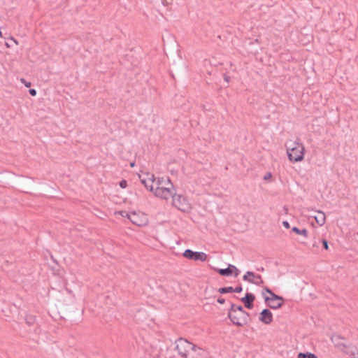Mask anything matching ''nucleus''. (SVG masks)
<instances>
[{
	"instance_id": "f257e3e1",
	"label": "nucleus",
	"mask_w": 358,
	"mask_h": 358,
	"mask_svg": "<svg viewBox=\"0 0 358 358\" xmlns=\"http://www.w3.org/2000/svg\"><path fill=\"white\" fill-rule=\"evenodd\" d=\"M288 159L292 162H301L304 158L305 148L298 141H287L285 143Z\"/></svg>"
},
{
	"instance_id": "f03ea898",
	"label": "nucleus",
	"mask_w": 358,
	"mask_h": 358,
	"mask_svg": "<svg viewBox=\"0 0 358 358\" xmlns=\"http://www.w3.org/2000/svg\"><path fill=\"white\" fill-rule=\"evenodd\" d=\"M176 350L181 358H188V354L194 345V344L182 338L176 340Z\"/></svg>"
},
{
	"instance_id": "7ed1b4c3",
	"label": "nucleus",
	"mask_w": 358,
	"mask_h": 358,
	"mask_svg": "<svg viewBox=\"0 0 358 358\" xmlns=\"http://www.w3.org/2000/svg\"><path fill=\"white\" fill-rule=\"evenodd\" d=\"M173 199L172 204L179 210L182 212H189L191 210V204L188 200L181 194H176V192L171 196Z\"/></svg>"
},
{
	"instance_id": "20e7f679",
	"label": "nucleus",
	"mask_w": 358,
	"mask_h": 358,
	"mask_svg": "<svg viewBox=\"0 0 358 358\" xmlns=\"http://www.w3.org/2000/svg\"><path fill=\"white\" fill-rule=\"evenodd\" d=\"M228 317L231 322L237 327H243L250 320L249 313H241L240 312H228Z\"/></svg>"
},
{
	"instance_id": "39448f33",
	"label": "nucleus",
	"mask_w": 358,
	"mask_h": 358,
	"mask_svg": "<svg viewBox=\"0 0 358 358\" xmlns=\"http://www.w3.org/2000/svg\"><path fill=\"white\" fill-rule=\"evenodd\" d=\"M175 192L176 190L173 185L171 187H156L153 191L155 196L163 199H168L171 197Z\"/></svg>"
},
{
	"instance_id": "423d86ee",
	"label": "nucleus",
	"mask_w": 358,
	"mask_h": 358,
	"mask_svg": "<svg viewBox=\"0 0 358 358\" xmlns=\"http://www.w3.org/2000/svg\"><path fill=\"white\" fill-rule=\"evenodd\" d=\"M183 256L191 260L205 262L207 259V255L203 252H194L190 249H187L183 252Z\"/></svg>"
},
{
	"instance_id": "0eeeda50",
	"label": "nucleus",
	"mask_w": 358,
	"mask_h": 358,
	"mask_svg": "<svg viewBox=\"0 0 358 358\" xmlns=\"http://www.w3.org/2000/svg\"><path fill=\"white\" fill-rule=\"evenodd\" d=\"M188 358H210V357L208 352L194 345L188 354Z\"/></svg>"
},
{
	"instance_id": "6e6552de",
	"label": "nucleus",
	"mask_w": 358,
	"mask_h": 358,
	"mask_svg": "<svg viewBox=\"0 0 358 358\" xmlns=\"http://www.w3.org/2000/svg\"><path fill=\"white\" fill-rule=\"evenodd\" d=\"M141 183L150 192L154 191L153 183L155 182V177L153 174L146 173V177L139 176Z\"/></svg>"
},
{
	"instance_id": "1a4fd4ad",
	"label": "nucleus",
	"mask_w": 358,
	"mask_h": 358,
	"mask_svg": "<svg viewBox=\"0 0 358 358\" xmlns=\"http://www.w3.org/2000/svg\"><path fill=\"white\" fill-rule=\"evenodd\" d=\"M344 340L343 337L337 334H334L331 337V341L335 347L342 351L345 350L348 347L347 344L344 343Z\"/></svg>"
},
{
	"instance_id": "9d476101",
	"label": "nucleus",
	"mask_w": 358,
	"mask_h": 358,
	"mask_svg": "<svg viewBox=\"0 0 358 358\" xmlns=\"http://www.w3.org/2000/svg\"><path fill=\"white\" fill-rule=\"evenodd\" d=\"M259 320L265 324H269L273 321V314L268 309H264L259 314Z\"/></svg>"
},
{
	"instance_id": "9b49d317",
	"label": "nucleus",
	"mask_w": 358,
	"mask_h": 358,
	"mask_svg": "<svg viewBox=\"0 0 358 358\" xmlns=\"http://www.w3.org/2000/svg\"><path fill=\"white\" fill-rule=\"evenodd\" d=\"M255 296L252 293H246L245 296L241 298V301L244 303L245 306L248 309H252L254 306L253 302Z\"/></svg>"
},
{
	"instance_id": "f8f14e48",
	"label": "nucleus",
	"mask_w": 358,
	"mask_h": 358,
	"mask_svg": "<svg viewBox=\"0 0 358 358\" xmlns=\"http://www.w3.org/2000/svg\"><path fill=\"white\" fill-rule=\"evenodd\" d=\"M314 212L316 214L311 215V217L315 220L316 222L320 226H323L325 224V221H326V215H325L324 213H323L322 211H320V210H315Z\"/></svg>"
},
{
	"instance_id": "ddd939ff",
	"label": "nucleus",
	"mask_w": 358,
	"mask_h": 358,
	"mask_svg": "<svg viewBox=\"0 0 358 358\" xmlns=\"http://www.w3.org/2000/svg\"><path fill=\"white\" fill-rule=\"evenodd\" d=\"M156 187H171L173 185L169 177L158 178L155 180Z\"/></svg>"
},
{
	"instance_id": "4468645a",
	"label": "nucleus",
	"mask_w": 358,
	"mask_h": 358,
	"mask_svg": "<svg viewBox=\"0 0 358 358\" xmlns=\"http://www.w3.org/2000/svg\"><path fill=\"white\" fill-rule=\"evenodd\" d=\"M233 270H237V268L232 264H229L227 268H219L217 271L220 275L229 276L233 273Z\"/></svg>"
},
{
	"instance_id": "2eb2a0df",
	"label": "nucleus",
	"mask_w": 358,
	"mask_h": 358,
	"mask_svg": "<svg viewBox=\"0 0 358 358\" xmlns=\"http://www.w3.org/2000/svg\"><path fill=\"white\" fill-rule=\"evenodd\" d=\"M127 215L128 218L129 219V220L134 224H136L137 226H141L143 224V222L142 221L139 220L138 215L135 212H133L130 214L127 213Z\"/></svg>"
},
{
	"instance_id": "dca6fc26",
	"label": "nucleus",
	"mask_w": 358,
	"mask_h": 358,
	"mask_svg": "<svg viewBox=\"0 0 358 358\" xmlns=\"http://www.w3.org/2000/svg\"><path fill=\"white\" fill-rule=\"evenodd\" d=\"M255 278L256 279H259V281H255L252 278H250L248 275H247V273H245V274L243 276V280H245V281H247V282H249L250 283H252V284H255V285H257L258 286L264 284V281L262 278V276L261 275H257V276H255Z\"/></svg>"
},
{
	"instance_id": "f3484780",
	"label": "nucleus",
	"mask_w": 358,
	"mask_h": 358,
	"mask_svg": "<svg viewBox=\"0 0 358 358\" xmlns=\"http://www.w3.org/2000/svg\"><path fill=\"white\" fill-rule=\"evenodd\" d=\"M283 301H275L266 302L267 306L272 309H278L282 306Z\"/></svg>"
},
{
	"instance_id": "a211bd4d",
	"label": "nucleus",
	"mask_w": 358,
	"mask_h": 358,
	"mask_svg": "<svg viewBox=\"0 0 358 358\" xmlns=\"http://www.w3.org/2000/svg\"><path fill=\"white\" fill-rule=\"evenodd\" d=\"M270 296H265V298H264L265 302L272 301L273 300H275V301H283V299H282V296L276 295L273 292L270 294Z\"/></svg>"
},
{
	"instance_id": "6ab92c4d",
	"label": "nucleus",
	"mask_w": 358,
	"mask_h": 358,
	"mask_svg": "<svg viewBox=\"0 0 358 358\" xmlns=\"http://www.w3.org/2000/svg\"><path fill=\"white\" fill-rule=\"evenodd\" d=\"M229 311L236 312V313L240 312L241 313H248L243 309V308L241 306H236L234 303L231 304V307H230Z\"/></svg>"
},
{
	"instance_id": "aec40b11",
	"label": "nucleus",
	"mask_w": 358,
	"mask_h": 358,
	"mask_svg": "<svg viewBox=\"0 0 358 358\" xmlns=\"http://www.w3.org/2000/svg\"><path fill=\"white\" fill-rule=\"evenodd\" d=\"M292 231L299 235L303 236L304 237L308 236V230L306 229H300L296 227H292Z\"/></svg>"
},
{
	"instance_id": "412c9836",
	"label": "nucleus",
	"mask_w": 358,
	"mask_h": 358,
	"mask_svg": "<svg viewBox=\"0 0 358 358\" xmlns=\"http://www.w3.org/2000/svg\"><path fill=\"white\" fill-rule=\"evenodd\" d=\"M217 292L220 294H227L234 292V288L232 287H224L219 288Z\"/></svg>"
},
{
	"instance_id": "4be33fe9",
	"label": "nucleus",
	"mask_w": 358,
	"mask_h": 358,
	"mask_svg": "<svg viewBox=\"0 0 358 358\" xmlns=\"http://www.w3.org/2000/svg\"><path fill=\"white\" fill-rule=\"evenodd\" d=\"M35 317L31 315L27 316L26 317V322L29 325L33 324L35 322Z\"/></svg>"
},
{
	"instance_id": "5701e85b",
	"label": "nucleus",
	"mask_w": 358,
	"mask_h": 358,
	"mask_svg": "<svg viewBox=\"0 0 358 358\" xmlns=\"http://www.w3.org/2000/svg\"><path fill=\"white\" fill-rule=\"evenodd\" d=\"M322 243L324 248L327 250H329L328 241L326 239H322Z\"/></svg>"
},
{
	"instance_id": "b1692460",
	"label": "nucleus",
	"mask_w": 358,
	"mask_h": 358,
	"mask_svg": "<svg viewBox=\"0 0 358 358\" xmlns=\"http://www.w3.org/2000/svg\"><path fill=\"white\" fill-rule=\"evenodd\" d=\"M127 185V182L125 180H122L120 181V186L122 187V188H125Z\"/></svg>"
},
{
	"instance_id": "393cba45",
	"label": "nucleus",
	"mask_w": 358,
	"mask_h": 358,
	"mask_svg": "<svg viewBox=\"0 0 358 358\" xmlns=\"http://www.w3.org/2000/svg\"><path fill=\"white\" fill-rule=\"evenodd\" d=\"M243 290L242 286H238L236 288H234V292L240 293Z\"/></svg>"
},
{
	"instance_id": "a878e982",
	"label": "nucleus",
	"mask_w": 358,
	"mask_h": 358,
	"mask_svg": "<svg viewBox=\"0 0 358 358\" xmlns=\"http://www.w3.org/2000/svg\"><path fill=\"white\" fill-rule=\"evenodd\" d=\"M246 273H247V275H248L249 277H252L253 278H255V276L258 275L252 271H247Z\"/></svg>"
},
{
	"instance_id": "bb28decb",
	"label": "nucleus",
	"mask_w": 358,
	"mask_h": 358,
	"mask_svg": "<svg viewBox=\"0 0 358 358\" xmlns=\"http://www.w3.org/2000/svg\"><path fill=\"white\" fill-rule=\"evenodd\" d=\"M217 301L220 304H224L225 303V299L221 296H219L217 299Z\"/></svg>"
},
{
	"instance_id": "cd10ccee",
	"label": "nucleus",
	"mask_w": 358,
	"mask_h": 358,
	"mask_svg": "<svg viewBox=\"0 0 358 358\" xmlns=\"http://www.w3.org/2000/svg\"><path fill=\"white\" fill-rule=\"evenodd\" d=\"M307 355H308V352L307 353L300 352L298 355V358H307Z\"/></svg>"
},
{
	"instance_id": "c85d7f7f",
	"label": "nucleus",
	"mask_w": 358,
	"mask_h": 358,
	"mask_svg": "<svg viewBox=\"0 0 358 358\" xmlns=\"http://www.w3.org/2000/svg\"><path fill=\"white\" fill-rule=\"evenodd\" d=\"M21 82H22V83H24V85H25V86H26V87H30V86H31V83H29V82H27L24 78H22V79H21Z\"/></svg>"
},
{
	"instance_id": "c756f323",
	"label": "nucleus",
	"mask_w": 358,
	"mask_h": 358,
	"mask_svg": "<svg viewBox=\"0 0 358 358\" xmlns=\"http://www.w3.org/2000/svg\"><path fill=\"white\" fill-rule=\"evenodd\" d=\"M29 94L31 95V96H36V90L35 89H30L29 90Z\"/></svg>"
},
{
	"instance_id": "7c9ffc66",
	"label": "nucleus",
	"mask_w": 358,
	"mask_h": 358,
	"mask_svg": "<svg viewBox=\"0 0 358 358\" xmlns=\"http://www.w3.org/2000/svg\"><path fill=\"white\" fill-rule=\"evenodd\" d=\"M282 225L285 227V228L286 229H289L290 227V225H289V223L287 222V221H283L282 222Z\"/></svg>"
},
{
	"instance_id": "2f4dec72",
	"label": "nucleus",
	"mask_w": 358,
	"mask_h": 358,
	"mask_svg": "<svg viewBox=\"0 0 358 358\" xmlns=\"http://www.w3.org/2000/svg\"><path fill=\"white\" fill-rule=\"evenodd\" d=\"M307 358H317V357L313 353L308 352Z\"/></svg>"
},
{
	"instance_id": "473e14b6",
	"label": "nucleus",
	"mask_w": 358,
	"mask_h": 358,
	"mask_svg": "<svg viewBox=\"0 0 358 358\" xmlns=\"http://www.w3.org/2000/svg\"><path fill=\"white\" fill-rule=\"evenodd\" d=\"M271 176H272V175H271V173H267L264 176V180H268V179L271 178Z\"/></svg>"
},
{
	"instance_id": "72a5a7b5",
	"label": "nucleus",
	"mask_w": 358,
	"mask_h": 358,
	"mask_svg": "<svg viewBox=\"0 0 358 358\" xmlns=\"http://www.w3.org/2000/svg\"><path fill=\"white\" fill-rule=\"evenodd\" d=\"M233 272H234V276L237 277L239 275L240 271L237 268V270H233Z\"/></svg>"
},
{
	"instance_id": "f704fd0d",
	"label": "nucleus",
	"mask_w": 358,
	"mask_h": 358,
	"mask_svg": "<svg viewBox=\"0 0 358 358\" xmlns=\"http://www.w3.org/2000/svg\"><path fill=\"white\" fill-rule=\"evenodd\" d=\"M264 290L265 292H266L267 293H268L269 294L272 292V291H271L269 288H268V287H265V288L264 289Z\"/></svg>"
},
{
	"instance_id": "c9c22d12",
	"label": "nucleus",
	"mask_w": 358,
	"mask_h": 358,
	"mask_svg": "<svg viewBox=\"0 0 358 358\" xmlns=\"http://www.w3.org/2000/svg\"><path fill=\"white\" fill-rule=\"evenodd\" d=\"M224 80H225V81H227V82H229V76H224Z\"/></svg>"
},
{
	"instance_id": "e433bc0d",
	"label": "nucleus",
	"mask_w": 358,
	"mask_h": 358,
	"mask_svg": "<svg viewBox=\"0 0 358 358\" xmlns=\"http://www.w3.org/2000/svg\"><path fill=\"white\" fill-rule=\"evenodd\" d=\"M257 270L258 271H262H262H264V268L263 267H259V268H257Z\"/></svg>"
},
{
	"instance_id": "4c0bfd02",
	"label": "nucleus",
	"mask_w": 358,
	"mask_h": 358,
	"mask_svg": "<svg viewBox=\"0 0 358 358\" xmlns=\"http://www.w3.org/2000/svg\"><path fill=\"white\" fill-rule=\"evenodd\" d=\"M11 39H12V40H13V41L16 44H17V41H16L15 39H14L13 38H11Z\"/></svg>"
},
{
	"instance_id": "58836bf2",
	"label": "nucleus",
	"mask_w": 358,
	"mask_h": 358,
	"mask_svg": "<svg viewBox=\"0 0 358 358\" xmlns=\"http://www.w3.org/2000/svg\"><path fill=\"white\" fill-rule=\"evenodd\" d=\"M130 165H131V167L134 166V162L131 163V164H130Z\"/></svg>"
},
{
	"instance_id": "ea45409f",
	"label": "nucleus",
	"mask_w": 358,
	"mask_h": 358,
	"mask_svg": "<svg viewBox=\"0 0 358 358\" xmlns=\"http://www.w3.org/2000/svg\"><path fill=\"white\" fill-rule=\"evenodd\" d=\"M253 280H254L255 281H259V279H256V278H253Z\"/></svg>"
},
{
	"instance_id": "a19ab883",
	"label": "nucleus",
	"mask_w": 358,
	"mask_h": 358,
	"mask_svg": "<svg viewBox=\"0 0 358 358\" xmlns=\"http://www.w3.org/2000/svg\"><path fill=\"white\" fill-rule=\"evenodd\" d=\"M0 37H2V32L0 31Z\"/></svg>"
},
{
	"instance_id": "79ce46f5",
	"label": "nucleus",
	"mask_w": 358,
	"mask_h": 358,
	"mask_svg": "<svg viewBox=\"0 0 358 358\" xmlns=\"http://www.w3.org/2000/svg\"><path fill=\"white\" fill-rule=\"evenodd\" d=\"M357 234H358V233H357Z\"/></svg>"
}]
</instances>
